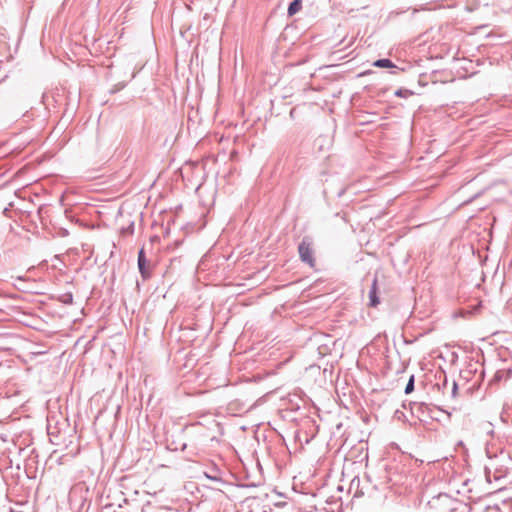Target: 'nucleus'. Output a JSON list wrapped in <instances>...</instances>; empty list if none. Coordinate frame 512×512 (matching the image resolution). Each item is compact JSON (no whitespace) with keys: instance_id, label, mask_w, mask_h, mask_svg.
<instances>
[{"instance_id":"1a4fd4ad","label":"nucleus","mask_w":512,"mask_h":512,"mask_svg":"<svg viewBox=\"0 0 512 512\" xmlns=\"http://www.w3.org/2000/svg\"><path fill=\"white\" fill-rule=\"evenodd\" d=\"M59 300L64 304H72L73 295L72 293H64L60 296Z\"/></svg>"},{"instance_id":"f257e3e1","label":"nucleus","mask_w":512,"mask_h":512,"mask_svg":"<svg viewBox=\"0 0 512 512\" xmlns=\"http://www.w3.org/2000/svg\"><path fill=\"white\" fill-rule=\"evenodd\" d=\"M437 512H457L463 507V502L446 493H440L429 502Z\"/></svg>"},{"instance_id":"423d86ee","label":"nucleus","mask_w":512,"mask_h":512,"mask_svg":"<svg viewBox=\"0 0 512 512\" xmlns=\"http://www.w3.org/2000/svg\"><path fill=\"white\" fill-rule=\"evenodd\" d=\"M370 306L376 307L379 304V298L377 296V278L373 279L370 291H369Z\"/></svg>"},{"instance_id":"9d476101","label":"nucleus","mask_w":512,"mask_h":512,"mask_svg":"<svg viewBox=\"0 0 512 512\" xmlns=\"http://www.w3.org/2000/svg\"><path fill=\"white\" fill-rule=\"evenodd\" d=\"M414 381H415L414 375H411L409 378V381L405 387V391H404L405 394H410L414 390Z\"/></svg>"},{"instance_id":"20e7f679","label":"nucleus","mask_w":512,"mask_h":512,"mask_svg":"<svg viewBox=\"0 0 512 512\" xmlns=\"http://www.w3.org/2000/svg\"><path fill=\"white\" fill-rule=\"evenodd\" d=\"M138 269L144 281L151 277L150 263L145 256L144 248L138 252Z\"/></svg>"},{"instance_id":"f03ea898","label":"nucleus","mask_w":512,"mask_h":512,"mask_svg":"<svg viewBox=\"0 0 512 512\" xmlns=\"http://www.w3.org/2000/svg\"><path fill=\"white\" fill-rule=\"evenodd\" d=\"M507 471V467L500 463V459L489 458L488 463L485 465L486 480L489 483L493 480L498 481L506 476Z\"/></svg>"},{"instance_id":"7ed1b4c3","label":"nucleus","mask_w":512,"mask_h":512,"mask_svg":"<svg viewBox=\"0 0 512 512\" xmlns=\"http://www.w3.org/2000/svg\"><path fill=\"white\" fill-rule=\"evenodd\" d=\"M298 253L301 261L311 268L315 266L316 260L314 257L313 240L309 236L303 237L298 245Z\"/></svg>"},{"instance_id":"ddd939ff","label":"nucleus","mask_w":512,"mask_h":512,"mask_svg":"<svg viewBox=\"0 0 512 512\" xmlns=\"http://www.w3.org/2000/svg\"><path fill=\"white\" fill-rule=\"evenodd\" d=\"M456 390H457V384L454 382V383H453V390H452V391H453V393H455V392H456Z\"/></svg>"},{"instance_id":"39448f33","label":"nucleus","mask_w":512,"mask_h":512,"mask_svg":"<svg viewBox=\"0 0 512 512\" xmlns=\"http://www.w3.org/2000/svg\"><path fill=\"white\" fill-rule=\"evenodd\" d=\"M19 337L12 333L0 334V350L11 351L13 349L12 344L18 341Z\"/></svg>"},{"instance_id":"4468645a","label":"nucleus","mask_w":512,"mask_h":512,"mask_svg":"<svg viewBox=\"0 0 512 512\" xmlns=\"http://www.w3.org/2000/svg\"><path fill=\"white\" fill-rule=\"evenodd\" d=\"M10 512H22V511H17V510H14V509H10Z\"/></svg>"},{"instance_id":"6e6552de","label":"nucleus","mask_w":512,"mask_h":512,"mask_svg":"<svg viewBox=\"0 0 512 512\" xmlns=\"http://www.w3.org/2000/svg\"><path fill=\"white\" fill-rule=\"evenodd\" d=\"M373 66L378 68H395L396 66L390 59H378L373 63Z\"/></svg>"},{"instance_id":"9b49d317","label":"nucleus","mask_w":512,"mask_h":512,"mask_svg":"<svg viewBox=\"0 0 512 512\" xmlns=\"http://www.w3.org/2000/svg\"><path fill=\"white\" fill-rule=\"evenodd\" d=\"M154 509H155V507L153 505H151L150 502H147L146 504H144L142 506L141 512H151Z\"/></svg>"},{"instance_id":"f8f14e48","label":"nucleus","mask_w":512,"mask_h":512,"mask_svg":"<svg viewBox=\"0 0 512 512\" xmlns=\"http://www.w3.org/2000/svg\"><path fill=\"white\" fill-rule=\"evenodd\" d=\"M404 93H406V91L402 90V89H399L395 92V96H398V97H403L404 96Z\"/></svg>"},{"instance_id":"0eeeda50","label":"nucleus","mask_w":512,"mask_h":512,"mask_svg":"<svg viewBox=\"0 0 512 512\" xmlns=\"http://www.w3.org/2000/svg\"><path fill=\"white\" fill-rule=\"evenodd\" d=\"M302 5L301 0H293L288 7L287 13L289 16L295 15L297 12L300 11Z\"/></svg>"}]
</instances>
